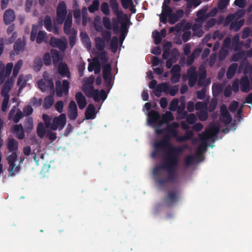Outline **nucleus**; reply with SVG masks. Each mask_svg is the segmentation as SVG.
<instances>
[{"mask_svg": "<svg viewBox=\"0 0 252 252\" xmlns=\"http://www.w3.org/2000/svg\"><path fill=\"white\" fill-rule=\"evenodd\" d=\"M56 94L58 97H62L64 94L67 95L69 89V82L67 80H63V84L60 80L55 82Z\"/></svg>", "mask_w": 252, "mask_h": 252, "instance_id": "nucleus-6", "label": "nucleus"}, {"mask_svg": "<svg viewBox=\"0 0 252 252\" xmlns=\"http://www.w3.org/2000/svg\"><path fill=\"white\" fill-rule=\"evenodd\" d=\"M244 23L243 19H241L239 21L232 22L230 25L229 29L237 32L241 28Z\"/></svg>", "mask_w": 252, "mask_h": 252, "instance_id": "nucleus-33", "label": "nucleus"}, {"mask_svg": "<svg viewBox=\"0 0 252 252\" xmlns=\"http://www.w3.org/2000/svg\"><path fill=\"white\" fill-rule=\"evenodd\" d=\"M102 22L104 27L107 30L112 29V25L110 19L107 17H104L102 19Z\"/></svg>", "mask_w": 252, "mask_h": 252, "instance_id": "nucleus-57", "label": "nucleus"}, {"mask_svg": "<svg viewBox=\"0 0 252 252\" xmlns=\"http://www.w3.org/2000/svg\"><path fill=\"white\" fill-rule=\"evenodd\" d=\"M58 71L60 75L63 77L68 78L70 77V73L67 64L65 63L60 62L58 65Z\"/></svg>", "mask_w": 252, "mask_h": 252, "instance_id": "nucleus-13", "label": "nucleus"}, {"mask_svg": "<svg viewBox=\"0 0 252 252\" xmlns=\"http://www.w3.org/2000/svg\"><path fill=\"white\" fill-rule=\"evenodd\" d=\"M39 27L38 25L34 24L32 25V32H31L30 39L31 41H33L35 40L36 37L38 34Z\"/></svg>", "mask_w": 252, "mask_h": 252, "instance_id": "nucleus-43", "label": "nucleus"}, {"mask_svg": "<svg viewBox=\"0 0 252 252\" xmlns=\"http://www.w3.org/2000/svg\"><path fill=\"white\" fill-rule=\"evenodd\" d=\"M206 94V89L205 88H203L200 91L196 92V96L198 99L202 100L205 97Z\"/></svg>", "mask_w": 252, "mask_h": 252, "instance_id": "nucleus-63", "label": "nucleus"}, {"mask_svg": "<svg viewBox=\"0 0 252 252\" xmlns=\"http://www.w3.org/2000/svg\"><path fill=\"white\" fill-rule=\"evenodd\" d=\"M169 91V92L168 91V93H169L171 96H175L179 91V86L178 85H175L171 87H170Z\"/></svg>", "mask_w": 252, "mask_h": 252, "instance_id": "nucleus-64", "label": "nucleus"}, {"mask_svg": "<svg viewBox=\"0 0 252 252\" xmlns=\"http://www.w3.org/2000/svg\"><path fill=\"white\" fill-rule=\"evenodd\" d=\"M238 106V102L235 100H233L230 104L229 109L232 113H234L237 110Z\"/></svg>", "mask_w": 252, "mask_h": 252, "instance_id": "nucleus-61", "label": "nucleus"}, {"mask_svg": "<svg viewBox=\"0 0 252 252\" xmlns=\"http://www.w3.org/2000/svg\"><path fill=\"white\" fill-rule=\"evenodd\" d=\"M153 36L154 38V42L156 44H159L161 43L162 41V37L158 32L155 31L153 33Z\"/></svg>", "mask_w": 252, "mask_h": 252, "instance_id": "nucleus-52", "label": "nucleus"}, {"mask_svg": "<svg viewBox=\"0 0 252 252\" xmlns=\"http://www.w3.org/2000/svg\"><path fill=\"white\" fill-rule=\"evenodd\" d=\"M197 51V50H194V51L191 54V55L188 57L186 61V63L188 66L191 65L194 62V61L195 59V53Z\"/></svg>", "mask_w": 252, "mask_h": 252, "instance_id": "nucleus-51", "label": "nucleus"}, {"mask_svg": "<svg viewBox=\"0 0 252 252\" xmlns=\"http://www.w3.org/2000/svg\"><path fill=\"white\" fill-rule=\"evenodd\" d=\"M179 199V193L175 191H170L164 198V204L166 207H170L177 203Z\"/></svg>", "mask_w": 252, "mask_h": 252, "instance_id": "nucleus-9", "label": "nucleus"}, {"mask_svg": "<svg viewBox=\"0 0 252 252\" xmlns=\"http://www.w3.org/2000/svg\"><path fill=\"white\" fill-rule=\"evenodd\" d=\"M101 10L105 15L109 14V7L108 3L106 2H103L101 6Z\"/></svg>", "mask_w": 252, "mask_h": 252, "instance_id": "nucleus-58", "label": "nucleus"}, {"mask_svg": "<svg viewBox=\"0 0 252 252\" xmlns=\"http://www.w3.org/2000/svg\"><path fill=\"white\" fill-rule=\"evenodd\" d=\"M95 46L97 50L102 51L104 50L105 44V41L100 37H96L94 39Z\"/></svg>", "mask_w": 252, "mask_h": 252, "instance_id": "nucleus-31", "label": "nucleus"}, {"mask_svg": "<svg viewBox=\"0 0 252 252\" xmlns=\"http://www.w3.org/2000/svg\"><path fill=\"white\" fill-rule=\"evenodd\" d=\"M178 162L179 156L163 157L161 165L156 166L153 171L156 183L163 186L168 182H174Z\"/></svg>", "mask_w": 252, "mask_h": 252, "instance_id": "nucleus-1", "label": "nucleus"}, {"mask_svg": "<svg viewBox=\"0 0 252 252\" xmlns=\"http://www.w3.org/2000/svg\"><path fill=\"white\" fill-rule=\"evenodd\" d=\"M7 149L11 154L6 157V160L9 165L8 171L11 176H14L18 172L21 168L20 164L24 159L20 161V164L16 165L15 162L18 158V142L13 138H9L7 144Z\"/></svg>", "mask_w": 252, "mask_h": 252, "instance_id": "nucleus-3", "label": "nucleus"}, {"mask_svg": "<svg viewBox=\"0 0 252 252\" xmlns=\"http://www.w3.org/2000/svg\"><path fill=\"white\" fill-rule=\"evenodd\" d=\"M77 31L72 28V32L70 33L69 36V46L71 48L73 47V46L75 45L76 41V34H77Z\"/></svg>", "mask_w": 252, "mask_h": 252, "instance_id": "nucleus-35", "label": "nucleus"}, {"mask_svg": "<svg viewBox=\"0 0 252 252\" xmlns=\"http://www.w3.org/2000/svg\"><path fill=\"white\" fill-rule=\"evenodd\" d=\"M42 120L44 121L45 127L46 128H49L50 126H51V119L48 115L43 114L42 115Z\"/></svg>", "mask_w": 252, "mask_h": 252, "instance_id": "nucleus-54", "label": "nucleus"}, {"mask_svg": "<svg viewBox=\"0 0 252 252\" xmlns=\"http://www.w3.org/2000/svg\"><path fill=\"white\" fill-rule=\"evenodd\" d=\"M42 62L44 63V64L47 66H48L51 64V57L49 52H47L44 55Z\"/></svg>", "mask_w": 252, "mask_h": 252, "instance_id": "nucleus-55", "label": "nucleus"}, {"mask_svg": "<svg viewBox=\"0 0 252 252\" xmlns=\"http://www.w3.org/2000/svg\"><path fill=\"white\" fill-rule=\"evenodd\" d=\"M194 161V158L191 155H189L187 156L185 159V164L186 166H190L193 163Z\"/></svg>", "mask_w": 252, "mask_h": 252, "instance_id": "nucleus-59", "label": "nucleus"}, {"mask_svg": "<svg viewBox=\"0 0 252 252\" xmlns=\"http://www.w3.org/2000/svg\"><path fill=\"white\" fill-rule=\"evenodd\" d=\"M206 12L207 9L204 8L198 10L196 13L197 17L194 20L195 22L203 24L209 17V15L208 14H206Z\"/></svg>", "mask_w": 252, "mask_h": 252, "instance_id": "nucleus-17", "label": "nucleus"}, {"mask_svg": "<svg viewBox=\"0 0 252 252\" xmlns=\"http://www.w3.org/2000/svg\"><path fill=\"white\" fill-rule=\"evenodd\" d=\"M72 21V16L68 15L64 21L63 27V32L66 35L70 34V33L72 32V29H71Z\"/></svg>", "mask_w": 252, "mask_h": 252, "instance_id": "nucleus-24", "label": "nucleus"}, {"mask_svg": "<svg viewBox=\"0 0 252 252\" xmlns=\"http://www.w3.org/2000/svg\"><path fill=\"white\" fill-rule=\"evenodd\" d=\"M217 100L216 99H212L208 106V110L210 112H213L216 109V106L217 105Z\"/></svg>", "mask_w": 252, "mask_h": 252, "instance_id": "nucleus-60", "label": "nucleus"}, {"mask_svg": "<svg viewBox=\"0 0 252 252\" xmlns=\"http://www.w3.org/2000/svg\"><path fill=\"white\" fill-rule=\"evenodd\" d=\"M37 134L40 138H43L46 133L45 126H44L43 123H38L37 126Z\"/></svg>", "mask_w": 252, "mask_h": 252, "instance_id": "nucleus-37", "label": "nucleus"}, {"mask_svg": "<svg viewBox=\"0 0 252 252\" xmlns=\"http://www.w3.org/2000/svg\"><path fill=\"white\" fill-rule=\"evenodd\" d=\"M197 121V118L194 114H189L186 119L187 123L189 125L193 124Z\"/></svg>", "mask_w": 252, "mask_h": 252, "instance_id": "nucleus-56", "label": "nucleus"}, {"mask_svg": "<svg viewBox=\"0 0 252 252\" xmlns=\"http://www.w3.org/2000/svg\"><path fill=\"white\" fill-rule=\"evenodd\" d=\"M44 25L48 31H52L53 29L52 22L51 17L49 15H46L45 16L44 19Z\"/></svg>", "mask_w": 252, "mask_h": 252, "instance_id": "nucleus-38", "label": "nucleus"}, {"mask_svg": "<svg viewBox=\"0 0 252 252\" xmlns=\"http://www.w3.org/2000/svg\"><path fill=\"white\" fill-rule=\"evenodd\" d=\"M24 117V114L22 112V111L18 108L17 109V112L15 116L13 117V122L17 124L18 123L21 119H22Z\"/></svg>", "mask_w": 252, "mask_h": 252, "instance_id": "nucleus-50", "label": "nucleus"}, {"mask_svg": "<svg viewBox=\"0 0 252 252\" xmlns=\"http://www.w3.org/2000/svg\"><path fill=\"white\" fill-rule=\"evenodd\" d=\"M237 68L238 64L237 63H233L228 67L226 72L227 79H230L234 76Z\"/></svg>", "mask_w": 252, "mask_h": 252, "instance_id": "nucleus-30", "label": "nucleus"}, {"mask_svg": "<svg viewBox=\"0 0 252 252\" xmlns=\"http://www.w3.org/2000/svg\"><path fill=\"white\" fill-rule=\"evenodd\" d=\"M207 146L208 145L206 142H202L200 144L196 150L197 155L198 156L200 155L204 151H205Z\"/></svg>", "mask_w": 252, "mask_h": 252, "instance_id": "nucleus-53", "label": "nucleus"}, {"mask_svg": "<svg viewBox=\"0 0 252 252\" xmlns=\"http://www.w3.org/2000/svg\"><path fill=\"white\" fill-rule=\"evenodd\" d=\"M118 48V38L113 36L110 40V49L113 53L117 52Z\"/></svg>", "mask_w": 252, "mask_h": 252, "instance_id": "nucleus-36", "label": "nucleus"}, {"mask_svg": "<svg viewBox=\"0 0 252 252\" xmlns=\"http://www.w3.org/2000/svg\"><path fill=\"white\" fill-rule=\"evenodd\" d=\"M13 67L12 63H9L6 64L5 67H3L0 71V79H4L6 77H8L11 72Z\"/></svg>", "mask_w": 252, "mask_h": 252, "instance_id": "nucleus-22", "label": "nucleus"}, {"mask_svg": "<svg viewBox=\"0 0 252 252\" xmlns=\"http://www.w3.org/2000/svg\"><path fill=\"white\" fill-rule=\"evenodd\" d=\"M172 13V8L167 4H164V3H163L162 14H165V15H167L168 16V17H169L170 15H171Z\"/></svg>", "mask_w": 252, "mask_h": 252, "instance_id": "nucleus-49", "label": "nucleus"}, {"mask_svg": "<svg viewBox=\"0 0 252 252\" xmlns=\"http://www.w3.org/2000/svg\"><path fill=\"white\" fill-rule=\"evenodd\" d=\"M54 97L52 95H48L45 98L43 103V107L46 109L50 108L54 103Z\"/></svg>", "mask_w": 252, "mask_h": 252, "instance_id": "nucleus-34", "label": "nucleus"}, {"mask_svg": "<svg viewBox=\"0 0 252 252\" xmlns=\"http://www.w3.org/2000/svg\"><path fill=\"white\" fill-rule=\"evenodd\" d=\"M219 127L214 124L210 127L206 128L204 132L200 134L199 138L201 141H205L210 138L215 136L219 132Z\"/></svg>", "mask_w": 252, "mask_h": 252, "instance_id": "nucleus-7", "label": "nucleus"}, {"mask_svg": "<svg viewBox=\"0 0 252 252\" xmlns=\"http://www.w3.org/2000/svg\"><path fill=\"white\" fill-rule=\"evenodd\" d=\"M12 132L17 134V137L19 139H23L25 137V134L23 126L21 124L16 125L12 129Z\"/></svg>", "mask_w": 252, "mask_h": 252, "instance_id": "nucleus-23", "label": "nucleus"}, {"mask_svg": "<svg viewBox=\"0 0 252 252\" xmlns=\"http://www.w3.org/2000/svg\"><path fill=\"white\" fill-rule=\"evenodd\" d=\"M167 131L162 139L154 143V150L151 154L152 158H156L160 153L164 154L163 157H178L183 152V147L175 146L171 143V138L173 136L167 129Z\"/></svg>", "mask_w": 252, "mask_h": 252, "instance_id": "nucleus-2", "label": "nucleus"}, {"mask_svg": "<svg viewBox=\"0 0 252 252\" xmlns=\"http://www.w3.org/2000/svg\"><path fill=\"white\" fill-rule=\"evenodd\" d=\"M50 45L53 47H57L61 50H64L66 48V43L60 38L51 37L49 41Z\"/></svg>", "mask_w": 252, "mask_h": 252, "instance_id": "nucleus-11", "label": "nucleus"}, {"mask_svg": "<svg viewBox=\"0 0 252 252\" xmlns=\"http://www.w3.org/2000/svg\"><path fill=\"white\" fill-rule=\"evenodd\" d=\"M43 78L41 80H46L47 83H48V85L49 86V90L52 92H54L55 88L53 79L50 77L49 74L47 71H44L43 72Z\"/></svg>", "mask_w": 252, "mask_h": 252, "instance_id": "nucleus-29", "label": "nucleus"}, {"mask_svg": "<svg viewBox=\"0 0 252 252\" xmlns=\"http://www.w3.org/2000/svg\"><path fill=\"white\" fill-rule=\"evenodd\" d=\"M26 45V40L25 38L23 39L18 38L13 46L14 51L16 54L19 55L21 51H24Z\"/></svg>", "mask_w": 252, "mask_h": 252, "instance_id": "nucleus-12", "label": "nucleus"}, {"mask_svg": "<svg viewBox=\"0 0 252 252\" xmlns=\"http://www.w3.org/2000/svg\"><path fill=\"white\" fill-rule=\"evenodd\" d=\"M241 91L244 93H248L250 90V83L247 75L243 76L240 80Z\"/></svg>", "mask_w": 252, "mask_h": 252, "instance_id": "nucleus-19", "label": "nucleus"}, {"mask_svg": "<svg viewBox=\"0 0 252 252\" xmlns=\"http://www.w3.org/2000/svg\"><path fill=\"white\" fill-rule=\"evenodd\" d=\"M43 66L42 60L39 58H35L33 61V68L35 71H39Z\"/></svg>", "mask_w": 252, "mask_h": 252, "instance_id": "nucleus-42", "label": "nucleus"}, {"mask_svg": "<svg viewBox=\"0 0 252 252\" xmlns=\"http://www.w3.org/2000/svg\"><path fill=\"white\" fill-rule=\"evenodd\" d=\"M102 36L106 42H109L111 38V33L110 32L104 30L102 32Z\"/></svg>", "mask_w": 252, "mask_h": 252, "instance_id": "nucleus-62", "label": "nucleus"}, {"mask_svg": "<svg viewBox=\"0 0 252 252\" xmlns=\"http://www.w3.org/2000/svg\"><path fill=\"white\" fill-rule=\"evenodd\" d=\"M35 39L36 42L38 44H41L43 42H46L47 40L46 32L45 31H39Z\"/></svg>", "mask_w": 252, "mask_h": 252, "instance_id": "nucleus-32", "label": "nucleus"}, {"mask_svg": "<svg viewBox=\"0 0 252 252\" xmlns=\"http://www.w3.org/2000/svg\"><path fill=\"white\" fill-rule=\"evenodd\" d=\"M220 120L224 124L227 125L231 123L232 120L230 113L228 112L220 116Z\"/></svg>", "mask_w": 252, "mask_h": 252, "instance_id": "nucleus-40", "label": "nucleus"}, {"mask_svg": "<svg viewBox=\"0 0 252 252\" xmlns=\"http://www.w3.org/2000/svg\"><path fill=\"white\" fill-rule=\"evenodd\" d=\"M184 16V11L182 9H178L175 13H172L169 17V23L171 25L174 24L178 22Z\"/></svg>", "mask_w": 252, "mask_h": 252, "instance_id": "nucleus-18", "label": "nucleus"}, {"mask_svg": "<svg viewBox=\"0 0 252 252\" xmlns=\"http://www.w3.org/2000/svg\"><path fill=\"white\" fill-rule=\"evenodd\" d=\"M174 117L173 114L170 111H167L162 115L161 120L158 124L159 126H161L163 124H167L169 122L174 120Z\"/></svg>", "mask_w": 252, "mask_h": 252, "instance_id": "nucleus-28", "label": "nucleus"}, {"mask_svg": "<svg viewBox=\"0 0 252 252\" xmlns=\"http://www.w3.org/2000/svg\"><path fill=\"white\" fill-rule=\"evenodd\" d=\"M179 104L178 99L175 98L172 100L170 104L169 109L171 111H175L176 110Z\"/></svg>", "mask_w": 252, "mask_h": 252, "instance_id": "nucleus-48", "label": "nucleus"}, {"mask_svg": "<svg viewBox=\"0 0 252 252\" xmlns=\"http://www.w3.org/2000/svg\"><path fill=\"white\" fill-rule=\"evenodd\" d=\"M228 54V50L227 49H225L224 48H221L219 52L218 55L219 60L223 61L226 58Z\"/></svg>", "mask_w": 252, "mask_h": 252, "instance_id": "nucleus-45", "label": "nucleus"}, {"mask_svg": "<svg viewBox=\"0 0 252 252\" xmlns=\"http://www.w3.org/2000/svg\"><path fill=\"white\" fill-rule=\"evenodd\" d=\"M94 80V76L93 75L86 78L82 87V90L88 97H92L95 102H99V90L95 89L93 86Z\"/></svg>", "mask_w": 252, "mask_h": 252, "instance_id": "nucleus-4", "label": "nucleus"}, {"mask_svg": "<svg viewBox=\"0 0 252 252\" xmlns=\"http://www.w3.org/2000/svg\"><path fill=\"white\" fill-rule=\"evenodd\" d=\"M75 98L79 109L81 110L84 109L87 105V100L83 93L81 92L76 93Z\"/></svg>", "mask_w": 252, "mask_h": 252, "instance_id": "nucleus-15", "label": "nucleus"}, {"mask_svg": "<svg viewBox=\"0 0 252 252\" xmlns=\"http://www.w3.org/2000/svg\"><path fill=\"white\" fill-rule=\"evenodd\" d=\"M178 127L179 124L177 122H173L167 126V130L171 133L173 137L176 138L177 141L179 142H185L192 139L194 133L192 131L189 129L186 131L184 135L178 136V131L175 129Z\"/></svg>", "mask_w": 252, "mask_h": 252, "instance_id": "nucleus-5", "label": "nucleus"}, {"mask_svg": "<svg viewBox=\"0 0 252 252\" xmlns=\"http://www.w3.org/2000/svg\"><path fill=\"white\" fill-rule=\"evenodd\" d=\"M67 14L66 6L63 1L59 3L57 8V21L58 24H62Z\"/></svg>", "mask_w": 252, "mask_h": 252, "instance_id": "nucleus-8", "label": "nucleus"}, {"mask_svg": "<svg viewBox=\"0 0 252 252\" xmlns=\"http://www.w3.org/2000/svg\"><path fill=\"white\" fill-rule=\"evenodd\" d=\"M245 56V52L244 51H240L234 54L232 56V61L238 62L243 59Z\"/></svg>", "mask_w": 252, "mask_h": 252, "instance_id": "nucleus-46", "label": "nucleus"}, {"mask_svg": "<svg viewBox=\"0 0 252 252\" xmlns=\"http://www.w3.org/2000/svg\"><path fill=\"white\" fill-rule=\"evenodd\" d=\"M160 118L159 113L155 110H151L148 115V122L149 125L156 123Z\"/></svg>", "mask_w": 252, "mask_h": 252, "instance_id": "nucleus-20", "label": "nucleus"}, {"mask_svg": "<svg viewBox=\"0 0 252 252\" xmlns=\"http://www.w3.org/2000/svg\"><path fill=\"white\" fill-rule=\"evenodd\" d=\"M15 19L14 11L11 9H7L3 14V21L5 25L11 24Z\"/></svg>", "mask_w": 252, "mask_h": 252, "instance_id": "nucleus-14", "label": "nucleus"}, {"mask_svg": "<svg viewBox=\"0 0 252 252\" xmlns=\"http://www.w3.org/2000/svg\"><path fill=\"white\" fill-rule=\"evenodd\" d=\"M223 86L220 83H214L212 85L213 95L217 97L220 95L222 92Z\"/></svg>", "mask_w": 252, "mask_h": 252, "instance_id": "nucleus-27", "label": "nucleus"}, {"mask_svg": "<svg viewBox=\"0 0 252 252\" xmlns=\"http://www.w3.org/2000/svg\"><path fill=\"white\" fill-rule=\"evenodd\" d=\"M85 118L87 120L94 119L95 118L96 113L95 107L93 104H89L85 111Z\"/></svg>", "mask_w": 252, "mask_h": 252, "instance_id": "nucleus-21", "label": "nucleus"}, {"mask_svg": "<svg viewBox=\"0 0 252 252\" xmlns=\"http://www.w3.org/2000/svg\"><path fill=\"white\" fill-rule=\"evenodd\" d=\"M99 5V0H94L92 3L89 6V11L92 13H94L96 11L98 10Z\"/></svg>", "mask_w": 252, "mask_h": 252, "instance_id": "nucleus-39", "label": "nucleus"}, {"mask_svg": "<svg viewBox=\"0 0 252 252\" xmlns=\"http://www.w3.org/2000/svg\"><path fill=\"white\" fill-rule=\"evenodd\" d=\"M102 75L104 80L112 78V67L110 64L107 63L102 65Z\"/></svg>", "mask_w": 252, "mask_h": 252, "instance_id": "nucleus-26", "label": "nucleus"}, {"mask_svg": "<svg viewBox=\"0 0 252 252\" xmlns=\"http://www.w3.org/2000/svg\"><path fill=\"white\" fill-rule=\"evenodd\" d=\"M66 124V116L64 114H61L58 117H55L52 122L51 128L53 130H56L58 128L62 129Z\"/></svg>", "mask_w": 252, "mask_h": 252, "instance_id": "nucleus-10", "label": "nucleus"}, {"mask_svg": "<svg viewBox=\"0 0 252 252\" xmlns=\"http://www.w3.org/2000/svg\"><path fill=\"white\" fill-rule=\"evenodd\" d=\"M170 87L168 86V83L163 82L158 84L155 91V94L157 97L161 96V93L163 92L165 94H168Z\"/></svg>", "mask_w": 252, "mask_h": 252, "instance_id": "nucleus-16", "label": "nucleus"}, {"mask_svg": "<svg viewBox=\"0 0 252 252\" xmlns=\"http://www.w3.org/2000/svg\"><path fill=\"white\" fill-rule=\"evenodd\" d=\"M52 54L53 63L55 66H57L60 63L59 61L61 60L58 52L56 50H51Z\"/></svg>", "mask_w": 252, "mask_h": 252, "instance_id": "nucleus-41", "label": "nucleus"}, {"mask_svg": "<svg viewBox=\"0 0 252 252\" xmlns=\"http://www.w3.org/2000/svg\"><path fill=\"white\" fill-rule=\"evenodd\" d=\"M37 85L40 90L44 92L49 89V86L47 83L46 80H39L37 82Z\"/></svg>", "mask_w": 252, "mask_h": 252, "instance_id": "nucleus-44", "label": "nucleus"}, {"mask_svg": "<svg viewBox=\"0 0 252 252\" xmlns=\"http://www.w3.org/2000/svg\"><path fill=\"white\" fill-rule=\"evenodd\" d=\"M22 63L23 61L22 60H20L15 64L13 70V75L14 76H16L18 75L19 70L22 65Z\"/></svg>", "mask_w": 252, "mask_h": 252, "instance_id": "nucleus-47", "label": "nucleus"}, {"mask_svg": "<svg viewBox=\"0 0 252 252\" xmlns=\"http://www.w3.org/2000/svg\"><path fill=\"white\" fill-rule=\"evenodd\" d=\"M110 4L113 12L116 14L118 21L121 18L123 11L119 10V4L116 0H110Z\"/></svg>", "mask_w": 252, "mask_h": 252, "instance_id": "nucleus-25", "label": "nucleus"}]
</instances>
